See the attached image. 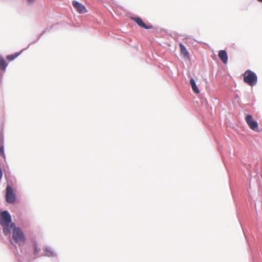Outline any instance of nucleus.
I'll use <instances>...</instances> for the list:
<instances>
[{"instance_id":"1","label":"nucleus","mask_w":262,"mask_h":262,"mask_svg":"<svg viewBox=\"0 0 262 262\" xmlns=\"http://www.w3.org/2000/svg\"><path fill=\"white\" fill-rule=\"evenodd\" d=\"M10 233L12 231V239L19 246H22L26 244V238L22 230L16 227L14 223L11 224Z\"/></svg>"},{"instance_id":"2","label":"nucleus","mask_w":262,"mask_h":262,"mask_svg":"<svg viewBox=\"0 0 262 262\" xmlns=\"http://www.w3.org/2000/svg\"><path fill=\"white\" fill-rule=\"evenodd\" d=\"M12 223L11 216L7 211L0 213V224L3 227V232L5 235L10 234V228Z\"/></svg>"},{"instance_id":"3","label":"nucleus","mask_w":262,"mask_h":262,"mask_svg":"<svg viewBox=\"0 0 262 262\" xmlns=\"http://www.w3.org/2000/svg\"><path fill=\"white\" fill-rule=\"evenodd\" d=\"M244 82L252 86L255 85L257 81V77L255 73L250 70H246L243 74Z\"/></svg>"},{"instance_id":"4","label":"nucleus","mask_w":262,"mask_h":262,"mask_svg":"<svg viewBox=\"0 0 262 262\" xmlns=\"http://www.w3.org/2000/svg\"><path fill=\"white\" fill-rule=\"evenodd\" d=\"M245 121L250 129L253 130H258V123L253 119L252 116L250 115H246Z\"/></svg>"},{"instance_id":"5","label":"nucleus","mask_w":262,"mask_h":262,"mask_svg":"<svg viewBox=\"0 0 262 262\" xmlns=\"http://www.w3.org/2000/svg\"><path fill=\"white\" fill-rule=\"evenodd\" d=\"M6 200L7 202L12 204L15 201V196L13 192L12 188L7 186L6 188Z\"/></svg>"},{"instance_id":"6","label":"nucleus","mask_w":262,"mask_h":262,"mask_svg":"<svg viewBox=\"0 0 262 262\" xmlns=\"http://www.w3.org/2000/svg\"><path fill=\"white\" fill-rule=\"evenodd\" d=\"M72 5L79 14L85 13L87 12L85 7L81 3L76 1L72 2Z\"/></svg>"},{"instance_id":"7","label":"nucleus","mask_w":262,"mask_h":262,"mask_svg":"<svg viewBox=\"0 0 262 262\" xmlns=\"http://www.w3.org/2000/svg\"><path fill=\"white\" fill-rule=\"evenodd\" d=\"M132 19L140 27L146 29H150L152 28L151 25H147L143 21V20L138 17H133Z\"/></svg>"},{"instance_id":"8","label":"nucleus","mask_w":262,"mask_h":262,"mask_svg":"<svg viewBox=\"0 0 262 262\" xmlns=\"http://www.w3.org/2000/svg\"><path fill=\"white\" fill-rule=\"evenodd\" d=\"M219 57L221 60V61L224 63L226 64L228 61V55L227 53L225 50H220L218 54Z\"/></svg>"},{"instance_id":"9","label":"nucleus","mask_w":262,"mask_h":262,"mask_svg":"<svg viewBox=\"0 0 262 262\" xmlns=\"http://www.w3.org/2000/svg\"><path fill=\"white\" fill-rule=\"evenodd\" d=\"M181 53V54L185 57L188 58L189 57V53L186 49L185 47L182 44H179Z\"/></svg>"},{"instance_id":"10","label":"nucleus","mask_w":262,"mask_h":262,"mask_svg":"<svg viewBox=\"0 0 262 262\" xmlns=\"http://www.w3.org/2000/svg\"><path fill=\"white\" fill-rule=\"evenodd\" d=\"M190 84L193 91L196 94H199L200 93V91L196 85L194 80L193 78L190 79Z\"/></svg>"},{"instance_id":"11","label":"nucleus","mask_w":262,"mask_h":262,"mask_svg":"<svg viewBox=\"0 0 262 262\" xmlns=\"http://www.w3.org/2000/svg\"><path fill=\"white\" fill-rule=\"evenodd\" d=\"M7 66V63L6 62L4 59L0 56V70L5 71Z\"/></svg>"},{"instance_id":"12","label":"nucleus","mask_w":262,"mask_h":262,"mask_svg":"<svg viewBox=\"0 0 262 262\" xmlns=\"http://www.w3.org/2000/svg\"><path fill=\"white\" fill-rule=\"evenodd\" d=\"M20 54V52L15 53L14 54L8 55L6 57V58L9 60L11 61V60H14L17 57H18L19 55Z\"/></svg>"},{"instance_id":"13","label":"nucleus","mask_w":262,"mask_h":262,"mask_svg":"<svg viewBox=\"0 0 262 262\" xmlns=\"http://www.w3.org/2000/svg\"><path fill=\"white\" fill-rule=\"evenodd\" d=\"M40 250V248H38L37 244L36 243H34V254H37L39 251Z\"/></svg>"},{"instance_id":"14","label":"nucleus","mask_w":262,"mask_h":262,"mask_svg":"<svg viewBox=\"0 0 262 262\" xmlns=\"http://www.w3.org/2000/svg\"><path fill=\"white\" fill-rule=\"evenodd\" d=\"M0 154L3 158H5L3 146H1L0 147Z\"/></svg>"},{"instance_id":"15","label":"nucleus","mask_w":262,"mask_h":262,"mask_svg":"<svg viewBox=\"0 0 262 262\" xmlns=\"http://www.w3.org/2000/svg\"><path fill=\"white\" fill-rule=\"evenodd\" d=\"M257 1L259 2H262V0H257Z\"/></svg>"}]
</instances>
